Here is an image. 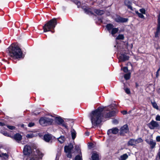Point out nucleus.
Returning <instances> with one entry per match:
<instances>
[{
    "label": "nucleus",
    "mask_w": 160,
    "mask_h": 160,
    "mask_svg": "<svg viewBox=\"0 0 160 160\" xmlns=\"http://www.w3.org/2000/svg\"><path fill=\"white\" fill-rule=\"evenodd\" d=\"M23 152L25 155H29L27 160H40L43 156L38 150L35 149L32 150L31 146L28 144L24 147Z\"/></svg>",
    "instance_id": "f257e3e1"
},
{
    "label": "nucleus",
    "mask_w": 160,
    "mask_h": 160,
    "mask_svg": "<svg viewBox=\"0 0 160 160\" xmlns=\"http://www.w3.org/2000/svg\"><path fill=\"white\" fill-rule=\"evenodd\" d=\"M102 109L98 108L92 111L90 114V118L92 126L95 128L99 125L102 121Z\"/></svg>",
    "instance_id": "f03ea898"
},
{
    "label": "nucleus",
    "mask_w": 160,
    "mask_h": 160,
    "mask_svg": "<svg viewBox=\"0 0 160 160\" xmlns=\"http://www.w3.org/2000/svg\"><path fill=\"white\" fill-rule=\"evenodd\" d=\"M9 55L15 59L22 58V52L21 49L16 44H12L8 48Z\"/></svg>",
    "instance_id": "7ed1b4c3"
},
{
    "label": "nucleus",
    "mask_w": 160,
    "mask_h": 160,
    "mask_svg": "<svg viewBox=\"0 0 160 160\" xmlns=\"http://www.w3.org/2000/svg\"><path fill=\"white\" fill-rule=\"evenodd\" d=\"M56 24V19L55 18L52 19L43 26L44 32H46L51 31L52 29L54 28Z\"/></svg>",
    "instance_id": "20e7f679"
},
{
    "label": "nucleus",
    "mask_w": 160,
    "mask_h": 160,
    "mask_svg": "<svg viewBox=\"0 0 160 160\" xmlns=\"http://www.w3.org/2000/svg\"><path fill=\"white\" fill-rule=\"evenodd\" d=\"M110 108V107L108 108V110L103 113L102 116L105 118H109L113 116L115 114V112L114 111H112L110 109H109Z\"/></svg>",
    "instance_id": "39448f33"
},
{
    "label": "nucleus",
    "mask_w": 160,
    "mask_h": 160,
    "mask_svg": "<svg viewBox=\"0 0 160 160\" xmlns=\"http://www.w3.org/2000/svg\"><path fill=\"white\" fill-rule=\"evenodd\" d=\"M128 126L127 125H124L122 127L120 130V133L121 135H123L125 133L128 132Z\"/></svg>",
    "instance_id": "423d86ee"
},
{
    "label": "nucleus",
    "mask_w": 160,
    "mask_h": 160,
    "mask_svg": "<svg viewBox=\"0 0 160 160\" xmlns=\"http://www.w3.org/2000/svg\"><path fill=\"white\" fill-rule=\"evenodd\" d=\"M54 137L51 134H47L43 136L44 140L47 142H51Z\"/></svg>",
    "instance_id": "0eeeda50"
},
{
    "label": "nucleus",
    "mask_w": 160,
    "mask_h": 160,
    "mask_svg": "<svg viewBox=\"0 0 160 160\" xmlns=\"http://www.w3.org/2000/svg\"><path fill=\"white\" fill-rule=\"evenodd\" d=\"M118 129L116 128H112L108 130L107 134L108 135L111 136L112 134H116L118 132Z\"/></svg>",
    "instance_id": "6e6552de"
},
{
    "label": "nucleus",
    "mask_w": 160,
    "mask_h": 160,
    "mask_svg": "<svg viewBox=\"0 0 160 160\" xmlns=\"http://www.w3.org/2000/svg\"><path fill=\"white\" fill-rule=\"evenodd\" d=\"M149 128L151 129H154L155 128L157 127L159 125L158 122L154 121H152L148 124Z\"/></svg>",
    "instance_id": "1a4fd4ad"
},
{
    "label": "nucleus",
    "mask_w": 160,
    "mask_h": 160,
    "mask_svg": "<svg viewBox=\"0 0 160 160\" xmlns=\"http://www.w3.org/2000/svg\"><path fill=\"white\" fill-rule=\"evenodd\" d=\"M145 141L150 145L151 148L152 149L153 148L155 147L156 142L155 141H153L152 139H150V140L146 139Z\"/></svg>",
    "instance_id": "9d476101"
},
{
    "label": "nucleus",
    "mask_w": 160,
    "mask_h": 160,
    "mask_svg": "<svg viewBox=\"0 0 160 160\" xmlns=\"http://www.w3.org/2000/svg\"><path fill=\"white\" fill-rule=\"evenodd\" d=\"M129 58V56L124 54H122L119 56L118 58L120 62H124L128 60Z\"/></svg>",
    "instance_id": "9b49d317"
},
{
    "label": "nucleus",
    "mask_w": 160,
    "mask_h": 160,
    "mask_svg": "<svg viewBox=\"0 0 160 160\" xmlns=\"http://www.w3.org/2000/svg\"><path fill=\"white\" fill-rule=\"evenodd\" d=\"M115 20L116 22H126L128 21L127 18H121L119 16H117Z\"/></svg>",
    "instance_id": "f8f14e48"
},
{
    "label": "nucleus",
    "mask_w": 160,
    "mask_h": 160,
    "mask_svg": "<svg viewBox=\"0 0 160 160\" xmlns=\"http://www.w3.org/2000/svg\"><path fill=\"white\" fill-rule=\"evenodd\" d=\"M73 147V145L71 143L69 144L68 146H65L64 147L65 152H71Z\"/></svg>",
    "instance_id": "ddd939ff"
},
{
    "label": "nucleus",
    "mask_w": 160,
    "mask_h": 160,
    "mask_svg": "<svg viewBox=\"0 0 160 160\" xmlns=\"http://www.w3.org/2000/svg\"><path fill=\"white\" fill-rule=\"evenodd\" d=\"M158 24L157 28V32L155 34V37H158L160 31V14L158 16Z\"/></svg>",
    "instance_id": "4468645a"
},
{
    "label": "nucleus",
    "mask_w": 160,
    "mask_h": 160,
    "mask_svg": "<svg viewBox=\"0 0 160 160\" xmlns=\"http://www.w3.org/2000/svg\"><path fill=\"white\" fill-rule=\"evenodd\" d=\"M92 160H100L98 154L96 152H94L92 153L91 156Z\"/></svg>",
    "instance_id": "2eb2a0df"
},
{
    "label": "nucleus",
    "mask_w": 160,
    "mask_h": 160,
    "mask_svg": "<svg viewBox=\"0 0 160 160\" xmlns=\"http://www.w3.org/2000/svg\"><path fill=\"white\" fill-rule=\"evenodd\" d=\"M14 139L17 142H19L22 139V135L19 133L15 134L13 136Z\"/></svg>",
    "instance_id": "dca6fc26"
},
{
    "label": "nucleus",
    "mask_w": 160,
    "mask_h": 160,
    "mask_svg": "<svg viewBox=\"0 0 160 160\" xmlns=\"http://www.w3.org/2000/svg\"><path fill=\"white\" fill-rule=\"evenodd\" d=\"M0 157L2 159L7 160L8 158L9 155L8 153L1 152L0 153Z\"/></svg>",
    "instance_id": "f3484780"
},
{
    "label": "nucleus",
    "mask_w": 160,
    "mask_h": 160,
    "mask_svg": "<svg viewBox=\"0 0 160 160\" xmlns=\"http://www.w3.org/2000/svg\"><path fill=\"white\" fill-rule=\"evenodd\" d=\"M45 119L46 126L51 124L53 121V119L51 118L45 117Z\"/></svg>",
    "instance_id": "a211bd4d"
},
{
    "label": "nucleus",
    "mask_w": 160,
    "mask_h": 160,
    "mask_svg": "<svg viewBox=\"0 0 160 160\" xmlns=\"http://www.w3.org/2000/svg\"><path fill=\"white\" fill-rule=\"evenodd\" d=\"M135 140L134 139H131L128 141V146H135L136 145Z\"/></svg>",
    "instance_id": "6ab92c4d"
},
{
    "label": "nucleus",
    "mask_w": 160,
    "mask_h": 160,
    "mask_svg": "<svg viewBox=\"0 0 160 160\" xmlns=\"http://www.w3.org/2000/svg\"><path fill=\"white\" fill-rule=\"evenodd\" d=\"M124 3L125 5L127 6L128 8L131 10H132V8L131 6V2L129 0H125L124 2Z\"/></svg>",
    "instance_id": "aec40b11"
},
{
    "label": "nucleus",
    "mask_w": 160,
    "mask_h": 160,
    "mask_svg": "<svg viewBox=\"0 0 160 160\" xmlns=\"http://www.w3.org/2000/svg\"><path fill=\"white\" fill-rule=\"evenodd\" d=\"M45 117L41 118L39 120L40 124L43 126H46Z\"/></svg>",
    "instance_id": "412c9836"
},
{
    "label": "nucleus",
    "mask_w": 160,
    "mask_h": 160,
    "mask_svg": "<svg viewBox=\"0 0 160 160\" xmlns=\"http://www.w3.org/2000/svg\"><path fill=\"white\" fill-rule=\"evenodd\" d=\"M36 136V135L35 134V133L31 132L27 134L26 137L28 138H30L35 137Z\"/></svg>",
    "instance_id": "4be33fe9"
},
{
    "label": "nucleus",
    "mask_w": 160,
    "mask_h": 160,
    "mask_svg": "<svg viewBox=\"0 0 160 160\" xmlns=\"http://www.w3.org/2000/svg\"><path fill=\"white\" fill-rule=\"evenodd\" d=\"M58 140L60 143H62L65 140V138L64 136H61L60 137L58 138Z\"/></svg>",
    "instance_id": "5701e85b"
},
{
    "label": "nucleus",
    "mask_w": 160,
    "mask_h": 160,
    "mask_svg": "<svg viewBox=\"0 0 160 160\" xmlns=\"http://www.w3.org/2000/svg\"><path fill=\"white\" fill-rule=\"evenodd\" d=\"M113 26L110 24H108L106 26V28L109 32H110L111 30H112V28H113Z\"/></svg>",
    "instance_id": "b1692460"
},
{
    "label": "nucleus",
    "mask_w": 160,
    "mask_h": 160,
    "mask_svg": "<svg viewBox=\"0 0 160 160\" xmlns=\"http://www.w3.org/2000/svg\"><path fill=\"white\" fill-rule=\"evenodd\" d=\"M128 157V156L127 154L125 153L121 156L119 160H125Z\"/></svg>",
    "instance_id": "393cba45"
},
{
    "label": "nucleus",
    "mask_w": 160,
    "mask_h": 160,
    "mask_svg": "<svg viewBox=\"0 0 160 160\" xmlns=\"http://www.w3.org/2000/svg\"><path fill=\"white\" fill-rule=\"evenodd\" d=\"M94 12L98 15H102L104 13L103 11L99 10H95Z\"/></svg>",
    "instance_id": "a878e982"
},
{
    "label": "nucleus",
    "mask_w": 160,
    "mask_h": 160,
    "mask_svg": "<svg viewBox=\"0 0 160 160\" xmlns=\"http://www.w3.org/2000/svg\"><path fill=\"white\" fill-rule=\"evenodd\" d=\"M118 31V29L117 28H113L112 31L110 32V33L113 36Z\"/></svg>",
    "instance_id": "bb28decb"
},
{
    "label": "nucleus",
    "mask_w": 160,
    "mask_h": 160,
    "mask_svg": "<svg viewBox=\"0 0 160 160\" xmlns=\"http://www.w3.org/2000/svg\"><path fill=\"white\" fill-rule=\"evenodd\" d=\"M55 120L58 124H61L63 122V120L60 118L57 117L55 118Z\"/></svg>",
    "instance_id": "cd10ccee"
},
{
    "label": "nucleus",
    "mask_w": 160,
    "mask_h": 160,
    "mask_svg": "<svg viewBox=\"0 0 160 160\" xmlns=\"http://www.w3.org/2000/svg\"><path fill=\"white\" fill-rule=\"evenodd\" d=\"M135 12L138 15V17L141 18H144V17L143 15V14L139 13L138 11H135Z\"/></svg>",
    "instance_id": "c85d7f7f"
},
{
    "label": "nucleus",
    "mask_w": 160,
    "mask_h": 160,
    "mask_svg": "<svg viewBox=\"0 0 160 160\" xmlns=\"http://www.w3.org/2000/svg\"><path fill=\"white\" fill-rule=\"evenodd\" d=\"M130 77V73H128L125 74L124 76L125 79L126 80L129 79Z\"/></svg>",
    "instance_id": "c756f323"
},
{
    "label": "nucleus",
    "mask_w": 160,
    "mask_h": 160,
    "mask_svg": "<svg viewBox=\"0 0 160 160\" xmlns=\"http://www.w3.org/2000/svg\"><path fill=\"white\" fill-rule=\"evenodd\" d=\"M135 140L136 144L143 142V140L141 138H139Z\"/></svg>",
    "instance_id": "7c9ffc66"
},
{
    "label": "nucleus",
    "mask_w": 160,
    "mask_h": 160,
    "mask_svg": "<svg viewBox=\"0 0 160 160\" xmlns=\"http://www.w3.org/2000/svg\"><path fill=\"white\" fill-rule=\"evenodd\" d=\"M72 136L73 139H74L76 137V133L74 130H72Z\"/></svg>",
    "instance_id": "2f4dec72"
},
{
    "label": "nucleus",
    "mask_w": 160,
    "mask_h": 160,
    "mask_svg": "<svg viewBox=\"0 0 160 160\" xmlns=\"http://www.w3.org/2000/svg\"><path fill=\"white\" fill-rule=\"evenodd\" d=\"M152 104L153 108L157 109H158V106L156 102H152Z\"/></svg>",
    "instance_id": "473e14b6"
},
{
    "label": "nucleus",
    "mask_w": 160,
    "mask_h": 160,
    "mask_svg": "<svg viewBox=\"0 0 160 160\" xmlns=\"http://www.w3.org/2000/svg\"><path fill=\"white\" fill-rule=\"evenodd\" d=\"M124 38V36L122 34H119L118 35V36L117 37L116 39H121V40H122Z\"/></svg>",
    "instance_id": "72a5a7b5"
},
{
    "label": "nucleus",
    "mask_w": 160,
    "mask_h": 160,
    "mask_svg": "<svg viewBox=\"0 0 160 160\" xmlns=\"http://www.w3.org/2000/svg\"><path fill=\"white\" fill-rule=\"evenodd\" d=\"M7 127L10 130H14L15 129V127L13 126L7 125Z\"/></svg>",
    "instance_id": "f704fd0d"
},
{
    "label": "nucleus",
    "mask_w": 160,
    "mask_h": 160,
    "mask_svg": "<svg viewBox=\"0 0 160 160\" xmlns=\"http://www.w3.org/2000/svg\"><path fill=\"white\" fill-rule=\"evenodd\" d=\"M139 11L141 13H142L143 14H145L146 10L144 8H141L139 9Z\"/></svg>",
    "instance_id": "c9c22d12"
},
{
    "label": "nucleus",
    "mask_w": 160,
    "mask_h": 160,
    "mask_svg": "<svg viewBox=\"0 0 160 160\" xmlns=\"http://www.w3.org/2000/svg\"><path fill=\"white\" fill-rule=\"evenodd\" d=\"M121 69H122L125 72H127L128 70V68L127 67H124L122 68Z\"/></svg>",
    "instance_id": "e433bc0d"
},
{
    "label": "nucleus",
    "mask_w": 160,
    "mask_h": 160,
    "mask_svg": "<svg viewBox=\"0 0 160 160\" xmlns=\"http://www.w3.org/2000/svg\"><path fill=\"white\" fill-rule=\"evenodd\" d=\"M75 160H82L81 156L80 155L77 156L75 158Z\"/></svg>",
    "instance_id": "4c0bfd02"
},
{
    "label": "nucleus",
    "mask_w": 160,
    "mask_h": 160,
    "mask_svg": "<svg viewBox=\"0 0 160 160\" xmlns=\"http://www.w3.org/2000/svg\"><path fill=\"white\" fill-rule=\"evenodd\" d=\"M125 90L126 93L129 94L130 93V92L129 89L128 88H126L125 89Z\"/></svg>",
    "instance_id": "58836bf2"
},
{
    "label": "nucleus",
    "mask_w": 160,
    "mask_h": 160,
    "mask_svg": "<svg viewBox=\"0 0 160 160\" xmlns=\"http://www.w3.org/2000/svg\"><path fill=\"white\" fill-rule=\"evenodd\" d=\"M34 123L33 122H31L28 124V126L31 127L33 126H34Z\"/></svg>",
    "instance_id": "ea45409f"
},
{
    "label": "nucleus",
    "mask_w": 160,
    "mask_h": 160,
    "mask_svg": "<svg viewBox=\"0 0 160 160\" xmlns=\"http://www.w3.org/2000/svg\"><path fill=\"white\" fill-rule=\"evenodd\" d=\"M156 119L157 121H160V116L157 115L156 118Z\"/></svg>",
    "instance_id": "a19ab883"
},
{
    "label": "nucleus",
    "mask_w": 160,
    "mask_h": 160,
    "mask_svg": "<svg viewBox=\"0 0 160 160\" xmlns=\"http://www.w3.org/2000/svg\"><path fill=\"white\" fill-rule=\"evenodd\" d=\"M68 154L67 155V156L68 158H71L72 157V155L71 153V152H68Z\"/></svg>",
    "instance_id": "79ce46f5"
},
{
    "label": "nucleus",
    "mask_w": 160,
    "mask_h": 160,
    "mask_svg": "<svg viewBox=\"0 0 160 160\" xmlns=\"http://www.w3.org/2000/svg\"><path fill=\"white\" fill-rule=\"evenodd\" d=\"M121 113L123 115H125L127 114V111L123 110L121 112Z\"/></svg>",
    "instance_id": "37998d69"
},
{
    "label": "nucleus",
    "mask_w": 160,
    "mask_h": 160,
    "mask_svg": "<svg viewBox=\"0 0 160 160\" xmlns=\"http://www.w3.org/2000/svg\"><path fill=\"white\" fill-rule=\"evenodd\" d=\"M156 140L158 142H160V136H157L156 138Z\"/></svg>",
    "instance_id": "c03bdc74"
},
{
    "label": "nucleus",
    "mask_w": 160,
    "mask_h": 160,
    "mask_svg": "<svg viewBox=\"0 0 160 160\" xmlns=\"http://www.w3.org/2000/svg\"><path fill=\"white\" fill-rule=\"evenodd\" d=\"M128 47L130 49H132V48L133 47V45L132 44H131L129 46H128Z\"/></svg>",
    "instance_id": "a18cd8bd"
},
{
    "label": "nucleus",
    "mask_w": 160,
    "mask_h": 160,
    "mask_svg": "<svg viewBox=\"0 0 160 160\" xmlns=\"http://www.w3.org/2000/svg\"><path fill=\"white\" fill-rule=\"evenodd\" d=\"M3 134L5 136H9V134L7 132L4 133Z\"/></svg>",
    "instance_id": "49530a36"
},
{
    "label": "nucleus",
    "mask_w": 160,
    "mask_h": 160,
    "mask_svg": "<svg viewBox=\"0 0 160 160\" xmlns=\"http://www.w3.org/2000/svg\"><path fill=\"white\" fill-rule=\"evenodd\" d=\"M159 75V72H158L157 71L156 72V77L158 78V77Z\"/></svg>",
    "instance_id": "de8ad7c7"
},
{
    "label": "nucleus",
    "mask_w": 160,
    "mask_h": 160,
    "mask_svg": "<svg viewBox=\"0 0 160 160\" xmlns=\"http://www.w3.org/2000/svg\"><path fill=\"white\" fill-rule=\"evenodd\" d=\"M84 10L86 12H87L88 13H89V11H88V10H87V8H85L84 9Z\"/></svg>",
    "instance_id": "09e8293b"
},
{
    "label": "nucleus",
    "mask_w": 160,
    "mask_h": 160,
    "mask_svg": "<svg viewBox=\"0 0 160 160\" xmlns=\"http://www.w3.org/2000/svg\"><path fill=\"white\" fill-rule=\"evenodd\" d=\"M160 70V68H159L158 69V70H157V71L158 72H159Z\"/></svg>",
    "instance_id": "8fccbe9b"
},
{
    "label": "nucleus",
    "mask_w": 160,
    "mask_h": 160,
    "mask_svg": "<svg viewBox=\"0 0 160 160\" xmlns=\"http://www.w3.org/2000/svg\"><path fill=\"white\" fill-rule=\"evenodd\" d=\"M86 134L87 135V136H88V133H86Z\"/></svg>",
    "instance_id": "3c124183"
},
{
    "label": "nucleus",
    "mask_w": 160,
    "mask_h": 160,
    "mask_svg": "<svg viewBox=\"0 0 160 160\" xmlns=\"http://www.w3.org/2000/svg\"><path fill=\"white\" fill-rule=\"evenodd\" d=\"M0 124L2 125V123H0Z\"/></svg>",
    "instance_id": "603ef678"
}]
</instances>
